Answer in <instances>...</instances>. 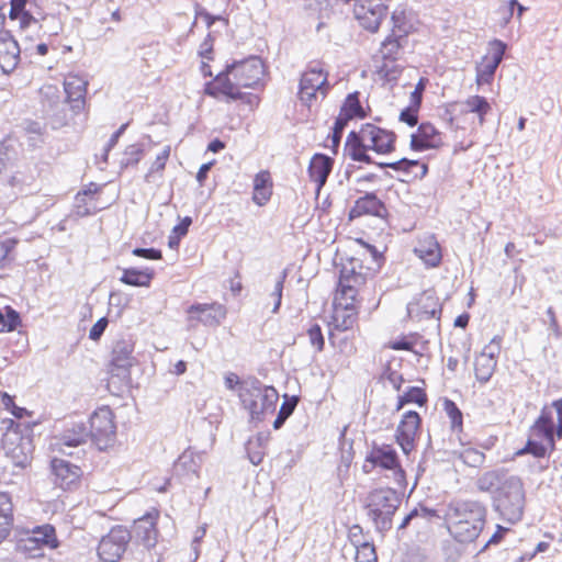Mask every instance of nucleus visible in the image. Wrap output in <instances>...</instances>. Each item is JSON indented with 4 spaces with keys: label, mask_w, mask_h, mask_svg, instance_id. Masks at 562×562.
<instances>
[{
    "label": "nucleus",
    "mask_w": 562,
    "mask_h": 562,
    "mask_svg": "<svg viewBox=\"0 0 562 562\" xmlns=\"http://www.w3.org/2000/svg\"><path fill=\"white\" fill-rule=\"evenodd\" d=\"M131 541L130 530L121 525L112 527L99 541L97 552L103 562H119Z\"/></svg>",
    "instance_id": "obj_16"
},
{
    "label": "nucleus",
    "mask_w": 562,
    "mask_h": 562,
    "mask_svg": "<svg viewBox=\"0 0 562 562\" xmlns=\"http://www.w3.org/2000/svg\"><path fill=\"white\" fill-rule=\"evenodd\" d=\"M395 144L394 132L373 123H364L358 131L348 134L345 151L353 161L370 164V150L378 155H387L395 150Z\"/></svg>",
    "instance_id": "obj_5"
},
{
    "label": "nucleus",
    "mask_w": 562,
    "mask_h": 562,
    "mask_svg": "<svg viewBox=\"0 0 562 562\" xmlns=\"http://www.w3.org/2000/svg\"><path fill=\"white\" fill-rule=\"evenodd\" d=\"M413 251L427 268H437L442 261V249L434 234L419 236Z\"/></svg>",
    "instance_id": "obj_26"
},
{
    "label": "nucleus",
    "mask_w": 562,
    "mask_h": 562,
    "mask_svg": "<svg viewBox=\"0 0 562 562\" xmlns=\"http://www.w3.org/2000/svg\"><path fill=\"white\" fill-rule=\"evenodd\" d=\"M273 193V180L269 170H260L252 180L251 200L258 206H265Z\"/></svg>",
    "instance_id": "obj_34"
},
{
    "label": "nucleus",
    "mask_w": 562,
    "mask_h": 562,
    "mask_svg": "<svg viewBox=\"0 0 562 562\" xmlns=\"http://www.w3.org/2000/svg\"><path fill=\"white\" fill-rule=\"evenodd\" d=\"M14 522V515H0V543L7 539L11 532Z\"/></svg>",
    "instance_id": "obj_61"
},
{
    "label": "nucleus",
    "mask_w": 562,
    "mask_h": 562,
    "mask_svg": "<svg viewBox=\"0 0 562 562\" xmlns=\"http://www.w3.org/2000/svg\"><path fill=\"white\" fill-rule=\"evenodd\" d=\"M226 307L218 303H195L188 307V321L191 323H201L206 326H217L226 317Z\"/></svg>",
    "instance_id": "obj_23"
},
{
    "label": "nucleus",
    "mask_w": 562,
    "mask_h": 562,
    "mask_svg": "<svg viewBox=\"0 0 562 562\" xmlns=\"http://www.w3.org/2000/svg\"><path fill=\"white\" fill-rule=\"evenodd\" d=\"M29 0H10L9 19L19 21L21 29H26L36 22L35 18L26 10Z\"/></svg>",
    "instance_id": "obj_40"
},
{
    "label": "nucleus",
    "mask_w": 562,
    "mask_h": 562,
    "mask_svg": "<svg viewBox=\"0 0 562 562\" xmlns=\"http://www.w3.org/2000/svg\"><path fill=\"white\" fill-rule=\"evenodd\" d=\"M11 494L9 492H0V515H14Z\"/></svg>",
    "instance_id": "obj_62"
},
{
    "label": "nucleus",
    "mask_w": 562,
    "mask_h": 562,
    "mask_svg": "<svg viewBox=\"0 0 562 562\" xmlns=\"http://www.w3.org/2000/svg\"><path fill=\"white\" fill-rule=\"evenodd\" d=\"M555 437L562 439V398L541 408L540 415L529 428L525 447L517 451V456L531 454L538 459L548 457L557 448Z\"/></svg>",
    "instance_id": "obj_3"
},
{
    "label": "nucleus",
    "mask_w": 562,
    "mask_h": 562,
    "mask_svg": "<svg viewBox=\"0 0 562 562\" xmlns=\"http://www.w3.org/2000/svg\"><path fill=\"white\" fill-rule=\"evenodd\" d=\"M2 445L14 467L26 468L31 464L34 445L30 424L24 425L9 419Z\"/></svg>",
    "instance_id": "obj_9"
},
{
    "label": "nucleus",
    "mask_w": 562,
    "mask_h": 562,
    "mask_svg": "<svg viewBox=\"0 0 562 562\" xmlns=\"http://www.w3.org/2000/svg\"><path fill=\"white\" fill-rule=\"evenodd\" d=\"M387 7L381 0H359L355 4V16L359 24L370 33L380 30Z\"/></svg>",
    "instance_id": "obj_21"
},
{
    "label": "nucleus",
    "mask_w": 562,
    "mask_h": 562,
    "mask_svg": "<svg viewBox=\"0 0 562 562\" xmlns=\"http://www.w3.org/2000/svg\"><path fill=\"white\" fill-rule=\"evenodd\" d=\"M132 254L136 257L148 259V260H160L162 259V252L155 248H134Z\"/></svg>",
    "instance_id": "obj_60"
},
{
    "label": "nucleus",
    "mask_w": 562,
    "mask_h": 562,
    "mask_svg": "<svg viewBox=\"0 0 562 562\" xmlns=\"http://www.w3.org/2000/svg\"><path fill=\"white\" fill-rule=\"evenodd\" d=\"M383 166L394 171H401L407 176H412L413 179L424 178L428 172V166L426 164H423L419 160H409L406 158L394 162H387Z\"/></svg>",
    "instance_id": "obj_37"
},
{
    "label": "nucleus",
    "mask_w": 562,
    "mask_h": 562,
    "mask_svg": "<svg viewBox=\"0 0 562 562\" xmlns=\"http://www.w3.org/2000/svg\"><path fill=\"white\" fill-rule=\"evenodd\" d=\"M459 459L468 467L479 468L485 461V454L472 447H464L459 452Z\"/></svg>",
    "instance_id": "obj_50"
},
{
    "label": "nucleus",
    "mask_w": 562,
    "mask_h": 562,
    "mask_svg": "<svg viewBox=\"0 0 562 562\" xmlns=\"http://www.w3.org/2000/svg\"><path fill=\"white\" fill-rule=\"evenodd\" d=\"M442 304L435 290H426L407 306L408 317L416 322L440 319Z\"/></svg>",
    "instance_id": "obj_19"
},
{
    "label": "nucleus",
    "mask_w": 562,
    "mask_h": 562,
    "mask_svg": "<svg viewBox=\"0 0 562 562\" xmlns=\"http://www.w3.org/2000/svg\"><path fill=\"white\" fill-rule=\"evenodd\" d=\"M88 437H90V435L87 431L85 425L81 423L75 424L70 428L66 429L61 435L60 440L64 446L78 447L85 443Z\"/></svg>",
    "instance_id": "obj_42"
},
{
    "label": "nucleus",
    "mask_w": 562,
    "mask_h": 562,
    "mask_svg": "<svg viewBox=\"0 0 562 562\" xmlns=\"http://www.w3.org/2000/svg\"><path fill=\"white\" fill-rule=\"evenodd\" d=\"M238 396L250 419L255 422H261L268 414L274 413L279 401L276 387L262 386L258 382L243 384Z\"/></svg>",
    "instance_id": "obj_10"
},
{
    "label": "nucleus",
    "mask_w": 562,
    "mask_h": 562,
    "mask_svg": "<svg viewBox=\"0 0 562 562\" xmlns=\"http://www.w3.org/2000/svg\"><path fill=\"white\" fill-rule=\"evenodd\" d=\"M20 240L15 237H9L0 240V270H7L12 267L15 260V249Z\"/></svg>",
    "instance_id": "obj_45"
},
{
    "label": "nucleus",
    "mask_w": 562,
    "mask_h": 562,
    "mask_svg": "<svg viewBox=\"0 0 562 562\" xmlns=\"http://www.w3.org/2000/svg\"><path fill=\"white\" fill-rule=\"evenodd\" d=\"M404 45L405 38L389 34L381 44L382 59L398 60Z\"/></svg>",
    "instance_id": "obj_41"
},
{
    "label": "nucleus",
    "mask_w": 562,
    "mask_h": 562,
    "mask_svg": "<svg viewBox=\"0 0 562 562\" xmlns=\"http://www.w3.org/2000/svg\"><path fill=\"white\" fill-rule=\"evenodd\" d=\"M422 416L418 412L405 411L397 423L394 440L405 456L416 450L422 430Z\"/></svg>",
    "instance_id": "obj_15"
},
{
    "label": "nucleus",
    "mask_w": 562,
    "mask_h": 562,
    "mask_svg": "<svg viewBox=\"0 0 562 562\" xmlns=\"http://www.w3.org/2000/svg\"><path fill=\"white\" fill-rule=\"evenodd\" d=\"M370 112V106H363L360 101V93L355 91L345 98L336 120L348 125L352 120L366 119Z\"/></svg>",
    "instance_id": "obj_32"
},
{
    "label": "nucleus",
    "mask_w": 562,
    "mask_h": 562,
    "mask_svg": "<svg viewBox=\"0 0 562 562\" xmlns=\"http://www.w3.org/2000/svg\"><path fill=\"white\" fill-rule=\"evenodd\" d=\"M386 214L387 210L384 203L374 193H367L355 201L348 213V218L352 221L361 216L384 217Z\"/></svg>",
    "instance_id": "obj_27"
},
{
    "label": "nucleus",
    "mask_w": 562,
    "mask_h": 562,
    "mask_svg": "<svg viewBox=\"0 0 562 562\" xmlns=\"http://www.w3.org/2000/svg\"><path fill=\"white\" fill-rule=\"evenodd\" d=\"M487 509L479 501H461L450 504L445 514L449 535L459 543L474 542L486 525Z\"/></svg>",
    "instance_id": "obj_4"
},
{
    "label": "nucleus",
    "mask_w": 562,
    "mask_h": 562,
    "mask_svg": "<svg viewBox=\"0 0 562 562\" xmlns=\"http://www.w3.org/2000/svg\"><path fill=\"white\" fill-rule=\"evenodd\" d=\"M507 476H505L502 472L492 470L484 472L481 476H479L476 481V487L481 492L490 493L495 492L497 493V488L499 485L503 484L504 480Z\"/></svg>",
    "instance_id": "obj_43"
},
{
    "label": "nucleus",
    "mask_w": 562,
    "mask_h": 562,
    "mask_svg": "<svg viewBox=\"0 0 562 562\" xmlns=\"http://www.w3.org/2000/svg\"><path fill=\"white\" fill-rule=\"evenodd\" d=\"M492 111V106L485 97L474 94L468 97L464 101L452 104L450 124L454 128V142L457 146L465 150L473 145L472 136L476 132V125L469 114H475L480 126L484 125L486 115Z\"/></svg>",
    "instance_id": "obj_6"
},
{
    "label": "nucleus",
    "mask_w": 562,
    "mask_h": 562,
    "mask_svg": "<svg viewBox=\"0 0 562 562\" xmlns=\"http://www.w3.org/2000/svg\"><path fill=\"white\" fill-rule=\"evenodd\" d=\"M329 89L328 71L325 69L324 64L319 61L311 63L300 78V100L311 105L318 95L325 98Z\"/></svg>",
    "instance_id": "obj_13"
},
{
    "label": "nucleus",
    "mask_w": 562,
    "mask_h": 562,
    "mask_svg": "<svg viewBox=\"0 0 562 562\" xmlns=\"http://www.w3.org/2000/svg\"><path fill=\"white\" fill-rule=\"evenodd\" d=\"M503 336H494L474 359V374L481 383L487 382L495 372L502 350Z\"/></svg>",
    "instance_id": "obj_20"
},
{
    "label": "nucleus",
    "mask_w": 562,
    "mask_h": 562,
    "mask_svg": "<svg viewBox=\"0 0 562 562\" xmlns=\"http://www.w3.org/2000/svg\"><path fill=\"white\" fill-rule=\"evenodd\" d=\"M438 512L436 509L420 507L419 509H413L402 521L398 529H405L412 521H415V526L419 527V519L430 521L434 518H438Z\"/></svg>",
    "instance_id": "obj_47"
},
{
    "label": "nucleus",
    "mask_w": 562,
    "mask_h": 562,
    "mask_svg": "<svg viewBox=\"0 0 562 562\" xmlns=\"http://www.w3.org/2000/svg\"><path fill=\"white\" fill-rule=\"evenodd\" d=\"M442 405L450 419L451 428L461 431L463 428V415L457 404L452 400L446 398Z\"/></svg>",
    "instance_id": "obj_51"
},
{
    "label": "nucleus",
    "mask_w": 562,
    "mask_h": 562,
    "mask_svg": "<svg viewBox=\"0 0 562 562\" xmlns=\"http://www.w3.org/2000/svg\"><path fill=\"white\" fill-rule=\"evenodd\" d=\"M398 490L396 486L376 487L371 490L363 501V508L375 527L380 530H387L392 525L398 499L396 497Z\"/></svg>",
    "instance_id": "obj_11"
},
{
    "label": "nucleus",
    "mask_w": 562,
    "mask_h": 562,
    "mask_svg": "<svg viewBox=\"0 0 562 562\" xmlns=\"http://www.w3.org/2000/svg\"><path fill=\"white\" fill-rule=\"evenodd\" d=\"M20 61V47L13 36L7 32H0V68L4 74L13 71Z\"/></svg>",
    "instance_id": "obj_30"
},
{
    "label": "nucleus",
    "mask_w": 562,
    "mask_h": 562,
    "mask_svg": "<svg viewBox=\"0 0 562 562\" xmlns=\"http://www.w3.org/2000/svg\"><path fill=\"white\" fill-rule=\"evenodd\" d=\"M445 145V135L430 122H423L411 135L409 146L415 151L439 149Z\"/></svg>",
    "instance_id": "obj_24"
},
{
    "label": "nucleus",
    "mask_w": 562,
    "mask_h": 562,
    "mask_svg": "<svg viewBox=\"0 0 562 562\" xmlns=\"http://www.w3.org/2000/svg\"><path fill=\"white\" fill-rule=\"evenodd\" d=\"M0 400L3 407L9 411L15 418H23L24 416H31L32 413L24 407L15 405L14 397L5 392L0 393Z\"/></svg>",
    "instance_id": "obj_54"
},
{
    "label": "nucleus",
    "mask_w": 562,
    "mask_h": 562,
    "mask_svg": "<svg viewBox=\"0 0 562 562\" xmlns=\"http://www.w3.org/2000/svg\"><path fill=\"white\" fill-rule=\"evenodd\" d=\"M428 403V395L424 387L409 386L396 398L395 411H402L406 405L414 404L425 407Z\"/></svg>",
    "instance_id": "obj_36"
},
{
    "label": "nucleus",
    "mask_w": 562,
    "mask_h": 562,
    "mask_svg": "<svg viewBox=\"0 0 562 562\" xmlns=\"http://www.w3.org/2000/svg\"><path fill=\"white\" fill-rule=\"evenodd\" d=\"M144 155L145 150L140 144H131L123 151L120 167L122 169L134 168L139 164Z\"/></svg>",
    "instance_id": "obj_46"
},
{
    "label": "nucleus",
    "mask_w": 562,
    "mask_h": 562,
    "mask_svg": "<svg viewBox=\"0 0 562 562\" xmlns=\"http://www.w3.org/2000/svg\"><path fill=\"white\" fill-rule=\"evenodd\" d=\"M403 71V67L397 60L382 59V64L378 69L380 77L386 81H396Z\"/></svg>",
    "instance_id": "obj_49"
},
{
    "label": "nucleus",
    "mask_w": 562,
    "mask_h": 562,
    "mask_svg": "<svg viewBox=\"0 0 562 562\" xmlns=\"http://www.w3.org/2000/svg\"><path fill=\"white\" fill-rule=\"evenodd\" d=\"M59 544L55 527L50 524H45L34 527L32 535L21 540L19 549L23 552L42 550L44 548L55 550Z\"/></svg>",
    "instance_id": "obj_22"
},
{
    "label": "nucleus",
    "mask_w": 562,
    "mask_h": 562,
    "mask_svg": "<svg viewBox=\"0 0 562 562\" xmlns=\"http://www.w3.org/2000/svg\"><path fill=\"white\" fill-rule=\"evenodd\" d=\"M133 352L134 348L131 344H127L126 341L116 342L112 349V357L109 366L110 373L113 375H120L122 372L128 373L135 362Z\"/></svg>",
    "instance_id": "obj_31"
},
{
    "label": "nucleus",
    "mask_w": 562,
    "mask_h": 562,
    "mask_svg": "<svg viewBox=\"0 0 562 562\" xmlns=\"http://www.w3.org/2000/svg\"><path fill=\"white\" fill-rule=\"evenodd\" d=\"M506 47V44L501 40H493L488 43L486 54L475 67V82L479 87L492 83L495 71L505 55Z\"/></svg>",
    "instance_id": "obj_18"
},
{
    "label": "nucleus",
    "mask_w": 562,
    "mask_h": 562,
    "mask_svg": "<svg viewBox=\"0 0 562 562\" xmlns=\"http://www.w3.org/2000/svg\"><path fill=\"white\" fill-rule=\"evenodd\" d=\"M155 277V271L151 268L137 269L126 268L123 269L120 281L123 284L131 286L148 288Z\"/></svg>",
    "instance_id": "obj_35"
},
{
    "label": "nucleus",
    "mask_w": 562,
    "mask_h": 562,
    "mask_svg": "<svg viewBox=\"0 0 562 562\" xmlns=\"http://www.w3.org/2000/svg\"><path fill=\"white\" fill-rule=\"evenodd\" d=\"M307 336L310 339V344L312 345L316 352H321L324 350L325 338L322 328L318 324H314L307 329Z\"/></svg>",
    "instance_id": "obj_57"
},
{
    "label": "nucleus",
    "mask_w": 562,
    "mask_h": 562,
    "mask_svg": "<svg viewBox=\"0 0 562 562\" xmlns=\"http://www.w3.org/2000/svg\"><path fill=\"white\" fill-rule=\"evenodd\" d=\"M22 326V318L12 306L7 305L0 308V334L11 333Z\"/></svg>",
    "instance_id": "obj_44"
},
{
    "label": "nucleus",
    "mask_w": 562,
    "mask_h": 562,
    "mask_svg": "<svg viewBox=\"0 0 562 562\" xmlns=\"http://www.w3.org/2000/svg\"><path fill=\"white\" fill-rule=\"evenodd\" d=\"M525 506L526 488L522 479L517 475L506 477L493 497L494 510L503 520L516 524L521 520Z\"/></svg>",
    "instance_id": "obj_7"
},
{
    "label": "nucleus",
    "mask_w": 562,
    "mask_h": 562,
    "mask_svg": "<svg viewBox=\"0 0 562 562\" xmlns=\"http://www.w3.org/2000/svg\"><path fill=\"white\" fill-rule=\"evenodd\" d=\"M359 305L344 303L333 300L330 325L337 331H347L353 329L359 319Z\"/></svg>",
    "instance_id": "obj_25"
},
{
    "label": "nucleus",
    "mask_w": 562,
    "mask_h": 562,
    "mask_svg": "<svg viewBox=\"0 0 562 562\" xmlns=\"http://www.w3.org/2000/svg\"><path fill=\"white\" fill-rule=\"evenodd\" d=\"M418 108L408 105L407 108L401 111L400 121L413 127L418 123Z\"/></svg>",
    "instance_id": "obj_58"
},
{
    "label": "nucleus",
    "mask_w": 562,
    "mask_h": 562,
    "mask_svg": "<svg viewBox=\"0 0 562 562\" xmlns=\"http://www.w3.org/2000/svg\"><path fill=\"white\" fill-rule=\"evenodd\" d=\"M355 560L356 562H378L375 547L369 542L358 546Z\"/></svg>",
    "instance_id": "obj_55"
},
{
    "label": "nucleus",
    "mask_w": 562,
    "mask_h": 562,
    "mask_svg": "<svg viewBox=\"0 0 562 562\" xmlns=\"http://www.w3.org/2000/svg\"><path fill=\"white\" fill-rule=\"evenodd\" d=\"M88 86L89 82L85 77L72 72L66 75L64 79L66 109L54 114L61 125H67L87 110Z\"/></svg>",
    "instance_id": "obj_12"
},
{
    "label": "nucleus",
    "mask_w": 562,
    "mask_h": 562,
    "mask_svg": "<svg viewBox=\"0 0 562 562\" xmlns=\"http://www.w3.org/2000/svg\"><path fill=\"white\" fill-rule=\"evenodd\" d=\"M268 438H262L261 436L256 437L255 439H250L247 442L246 449L248 453L249 461L254 465H259L266 456L265 441Z\"/></svg>",
    "instance_id": "obj_48"
},
{
    "label": "nucleus",
    "mask_w": 562,
    "mask_h": 562,
    "mask_svg": "<svg viewBox=\"0 0 562 562\" xmlns=\"http://www.w3.org/2000/svg\"><path fill=\"white\" fill-rule=\"evenodd\" d=\"M375 469L391 472V480L400 493H404L407 488V474L401 463L395 448L390 443H373L366 454L362 471L366 474L373 472Z\"/></svg>",
    "instance_id": "obj_8"
},
{
    "label": "nucleus",
    "mask_w": 562,
    "mask_h": 562,
    "mask_svg": "<svg viewBox=\"0 0 562 562\" xmlns=\"http://www.w3.org/2000/svg\"><path fill=\"white\" fill-rule=\"evenodd\" d=\"M101 191V187L97 183H89L81 191H79L76 195V206L78 214L86 216L92 214L97 211V206L93 205L92 209L86 207L90 201L94 199Z\"/></svg>",
    "instance_id": "obj_39"
},
{
    "label": "nucleus",
    "mask_w": 562,
    "mask_h": 562,
    "mask_svg": "<svg viewBox=\"0 0 562 562\" xmlns=\"http://www.w3.org/2000/svg\"><path fill=\"white\" fill-rule=\"evenodd\" d=\"M108 326V319L102 317L98 319L89 331V338L92 340H99Z\"/></svg>",
    "instance_id": "obj_63"
},
{
    "label": "nucleus",
    "mask_w": 562,
    "mask_h": 562,
    "mask_svg": "<svg viewBox=\"0 0 562 562\" xmlns=\"http://www.w3.org/2000/svg\"><path fill=\"white\" fill-rule=\"evenodd\" d=\"M263 74V61L257 56L234 61L205 83L204 93L215 99L244 100L248 95L243 89L258 86Z\"/></svg>",
    "instance_id": "obj_2"
},
{
    "label": "nucleus",
    "mask_w": 562,
    "mask_h": 562,
    "mask_svg": "<svg viewBox=\"0 0 562 562\" xmlns=\"http://www.w3.org/2000/svg\"><path fill=\"white\" fill-rule=\"evenodd\" d=\"M346 126H347V124H345L338 120L335 121L334 126H333V133L330 135L333 148H337L339 146L341 137H342V132Z\"/></svg>",
    "instance_id": "obj_64"
},
{
    "label": "nucleus",
    "mask_w": 562,
    "mask_h": 562,
    "mask_svg": "<svg viewBox=\"0 0 562 562\" xmlns=\"http://www.w3.org/2000/svg\"><path fill=\"white\" fill-rule=\"evenodd\" d=\"M38 102L42 109L52 111L54 115L60 103L58 86L55 83H44L38 90Z\"/></svg>",
    "instance_id": "obj_38"
},
{
    "label": "nucleus",
    "mask_w": 562,
    "mask_h": 562,
    "mask_svg": "<svg viewBox=\"0 0 562 562\" xmlns=\"http://www.w3.org/2000/svg\"><path fill=\"white\" fill-rule=\"evenodd\" d=\"M88 432L100 449H105L114 442L116 423L115 414L110 406L102 405L93 411L89 418Z\"/></svg>",
    "instance_id": "obj_14"
},
{
    "label": "nucleus",
    "mask_w": 562,
    "mask_h": 562,
    "mask_svg": "<svg viewBox=\"0 0 562 562\" xmlns=\"http://www.w3.org/2000/svg\"><path fill=\"white\" fill-rule=\"evenodd\" d=\"M52 470L55 482L64 490H70L78 485L82 475L79 467L59 458L52 460Z\"/></svg>",
    "instance_id": "obj_29"
},
{
    "label": "nucleus",
    "mask_w": 562,
    "mask_h": 562,
    "mask_svg": "<svg viewBox=\"0 0 562 562\" xmlns=\"http://www.w3.org/2000/svg\"><path fill=\"white\" fill-rule=\"evenodd\" d=\"M171 147L169 145L165 146L164 149L156 156L155 160L150 165L146 179H149L151 176L158 173L161 175L166 168L167 161L170 157Z\"/></svg>",
    "instance_id": "obj_53"
},
{
    "label": "nucleus",
    "mask_w": 562,
    "mask_h": 562,
    "mask_svg": "<svg viewBox=\"0 0 562 562\" xmlns=\"http://www.w3.org/2000/svg\"><path fill=\"white\" fill-rule=\"evenodd\" d=\"M334 160L324 154H315L308 164L307 173L310 180L315 183L316 192L326 183L333 169Z\"/></svg>",
    "instance_id": "obj_33"
},
{
    "label": "nucleus",
    "mask_w": 562,
    "mask_h": 562,
    "mask_svg": "<svg viewBox=\"0 0 562 562\" xmlns=\"http://www.w3.org/2000/svg\"><path fill=\"white\" fill-rule=\"evenodd\" d=\"M416 344V334H411L407 336H402L398 339L390 340L385 348L391 350H405V351H412L414 349V346Z\"/></svg>",
    "instance_id": "obj_56"
},
{
    "label": "nucleus",
    "mask_w": 562,
    "mask_h": 562,
    "mask_svg": "<svg viewBox=\"0 0 562 562\" xmlns=\"http://www.w3.org/2000/svg\"><path fill=\"white\" fill-rule=\"evenodd\" d=\"M214 40L209 34L205 40L201 43L199 48V56L201 59L213 60L214 59Z\"/></svg>",
    "instance_id": "obj_59"
},
{
    "label": "nucleus",
    "mask_w": 562,
    "mask_h": 562,
    "mask_svg": "<svg viewBox=\"0 0 562 562\" xmlns=\"http://www.w3.org/2000/svg\"><path fill=\"white\" fill-rule=\"evenodd\" d=\"M191 224L192 218L190 216H186L172 228L168 240L170 248H177L179 246L181 238L188 234Z\"/></svg>",
    "instance_id": "obj_52"
},
{
    "label": "nucleus",
    "mask_w": 562,
    "mask_h": 562,
    "mask_svg": "<svg viewBox=\"0 0 562 562\" xmlns=\"http://www.w3.org/2000/svg\"><path fill=\"white\" fill-rule=\"evenodd\" d=\"M416 31V21L411 9L406 4L397 5L391 13V29L389 34L406 40V37Z\"/></svg>",
    "instance_id": "obj_28"
},
{
    "label": "nucleus",
    "mask_w": 562,
    "mask_h": 562,
    "mask_svg": "<svg viewBox=\"0 0 562 562\" xmlns=\"http://www.w3.org/2000/svg\"><path fill=\"white\" fill-rule=\"evenodd\" d=\"M159 508L151 507L143 516L133 521L132 529L130 530L131 538L133 537L137 544L148 550L155 548L159 538Z\"/></svg>",
    "instance_id": "obj_17"
},
{
    "label": "nucleus",
    "mask_w": 562,
    "mask_h": 562,
    "mask_svg": "<svg viewBox=\"0 0 562 562\" xmlns=\"http://www.w3.org/2000/svg\"><path fill=\"white\" fill-rule=\"evenodd\" d=\"M356 243L363 250L340 259L333 300L361 306L362 291L367 282L380 272L385 258L375 246L368 244L362 238H357Z\"/></svg>",
    "instance_id": "obj_1"
}]
</instances>
